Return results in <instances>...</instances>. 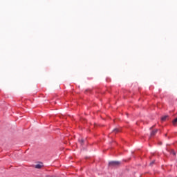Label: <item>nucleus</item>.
Returning a JSON list of instances; mask_svg holds the SVG:
<instances>
[{
  "label": "nucleus",
  "mask_w": 177,
  "mask_h": 177,
  "mask_svg": "<svg viewBox=\"0 0 177 177\" xmlns=\"http://www.w3.org/2000/svg\"><path fill=\"white\" fill-rule=\"evenodd\" d=\"M176 124H177V118L173 120V125H174V127L175 125H176Z\"/></svg>",
  "instance_id": "obj_6"
},
{
  "label": "nucleus",
  "mask_w": 177,
  "mask_h": 177,
  "mask_svg": "<svg viewBox=\"0 0 177 177\" xmlns=\"http://www.w3.org/2000/svg\"><path fill=\"white\" fill-rule=\"evenodd\" d=\"M113 132H114L115 133H117V132H120V130L118 129H113Z\"/></svg>",
  "instance_id": "obj_7"
},
{
  "label": "nucleus",
  "mask_w": 177,
  "mask_h": 177,
  "mask_svg": "<svg viewBox=\"0 0 177 177\" xmlns=\"http://www.w3.org/2000/svg\"><path fill=\"white\" fill-rule=\"evenodd\" d=\"M171 153L173 156H175V155H176L175 151H174V150H171Z\"/></svg>",
  "instance_id": "obj_8"
},
{
  "label": "nucleus",
  "mask_w": 177,
  "mask_h": 177,
  "mask_svg": "<svg viewBox=\"0 0 177 177\" xmlns=\"http://www.w3.org/2000/svg\"><path fill=\"white\" fill-rule=\"evenodd\" d=\"M79 142L80 143L81 146H82V145H84V140L82 138L80 139Z\"/></svg>",
  "instance_id": "obj_5"
},
{
  "label": "nucleus",
  "mask_w": 177,
  "mask_h": 177,
  "mask_svg": "<svg viewBox=\"0 0 177 177\" xmlns=\"http://www.w3.org/2000/svg\"><path fill=\"white\" fill-rule=\"evenodd\" d=\"M35 168H36V169H41L42 168V165L37 164L35 165Z\"/></svg>",
  "instance_id": "obj_2"
},
{
  "label": "nucleus",
  "mask_w": 177,
  "mask_h": 177,
  "mask_svg": "<svg viewBox=\"0 0 177 177\" xmlns=\"http://www.w3.org/2000/svg\"><path fill=\"white\" fill-rule=\"evenodd\" d=\"M157 132H158V129L153 130L151 133V136H154V135H156V133H157Z\"/></svg>",
  "instance_id": "obj_3"
},
{
  "label": "nucleus",
  "mask_w": 177,
  "mask_h": 177,
  "mask_svg": "<svg viewBox=\"0 0 177 177\" xmlns=\"http://www.w3.org/2000/svg\"><path fill=\"white\" fill-rule=\"evenodd\" d=\"M152 164H154V160L150 162V165H151Z\"/></svg>",
  "instance_id": "obj_9"
},
{
  "label": "nucleus",
  "mask_w": 177,
  "mask_h": 177,
  "mask_svg": "<svg viewBox=\"0 0 177 177\" xmlns=\"http://www.w3.org/2000/svg\"><path fill=\"white\" fill-rule=\"evenodd\" d=\"M167 118H168V115H165V116L162 117L161 120L165 121L167 120Z\"/></svg>",
  "instance_id": "obj_4"
},
{
  "label": "nucleus",
  "mask_w": 177,
  "mask_h": 177,
  "mask_svg": "<svg viewBox=\"0 0 177 177\" xmlns=\"http://www.w3.org/2000/svg\"><path fill=\"white\" fill-rule=\"evenodd\" d=\"M120 165H121V162H120V161L109 162V166L110 167H118Z\"/></svg>",
  "instance_id": "obj_1"
}]
</instances>
